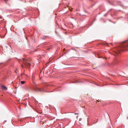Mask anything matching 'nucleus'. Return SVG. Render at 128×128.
I'll return each instance as SVG.
<instances>
[{
    "mask_svg": "<svg viewBox=\"0 0 128 128\" xmlns=\"http://www.w3.org/2000/svg\"><path fill=\"white\" fill-rule=\"evenodd\" d=\"M21 60L23 63L25 67L29 68L30 66V64L28 60L23 58H22V60Z\"/></svg>",
    "mask_w": 128,
    "mask_h": 128,
    "instance_id": "1",
    "label": "nucleus"
},
{
    "mask_svg": "<svg viewBox=\"0 0 128 128\" xmlns=\"http://www.w3.org/2000/svg\"><path fill=\"white\" fill-rule=\"evenodd\" d=\"M46 88L45 87L40 88L37 87L35 88V90L36 91H40L41 92H46Z\"/></svg>",
    "mask_w": 128,
    "mask_h": 128,
    "instance_id": "2",
    "label": "nucleus"
},
{
    "mask_svg": "<svg viewBox=\"0 0 128 128\" xmlns=\"http://www.w3.org/2000/svg\"><path fill=\"white\" fill-rule=\"evenodd\" d=\"M124 43L122 44L121 46V47L122 48L123 50L124 48H125L126 47H128V40L125 41L123 42Z\"/></svg>",
    "mask_w": 128,
    "mask_h": 128,
    "instance_id": "3",
    "label": "nucleus"
},
{
    "mask_svg": "<svg viewBox=\"0 0 128 128\" xmlns=\"http://www.w3.org/2000/svg\"><path fill=\"white\" fill-rule=\"evenodd\" d=\"M26 82L25 81H21L20 82V81L19 82L18 84L20 85L22 84H24Z\"/></svg>",
    "mask_w": 128,
    "mask_h": 128,
    "instance_id": "4",
    "label": "nucleus"
},
{
    "mask_svg": "<svg viewBox=\"0 0 128 128\" xmlns=\"http://www.w3.org/2000/svg\"><path fill=\"white\" fill-rule=\"evenodd\" d=\"M24 89L25 90L27 91H29L30 90V88L27 86H25Z\"/></svg>",
    "mask_w": 128,
    "mask_h": 128,
    "instance_id": "5",
    "label": "nucleus"
},
{
    "mask_svg": "<svg viewBox=\"0 0 128 128\" xmlns=\"http://www.w3.org/2000/svg\"><path fill=\"white\" fill-rule=\"evenodd\" d=\"M1 88L2 89L4 90H6L7 89L6 87L5 86H2Z\"/></svg>",
    "mask_w": 128,
    "mask_h": 128,
    "instance_id": "6",
    "label": "nucleus"
},
{
    "mask_svg": "<svg viewBox=\"0 0 128 128\" xmlns=\"http://www.w3.org/2000/svg\"><path fill=\"white\" fill-rule=\"evenodd\" d=\"M21 66L22 68H23L24 67V65H22Z\"/></svg>",
    "mask_w": 128,
    "mask_h": 128,
    "instance_id": "7",
    "label": "nucleus"
},
{
    "mask_svg": "<svg viewBox=\"0 0 128 128\" xmlns=\"http://www.w3.org/2000/svg\"><path fill=\"white\" fill-rule=\"evenodd\" d=\"M4 1L6 3V2L8 0H4Z\"/></svg>",
    "mask_w": 128,
    "mask_h": 128,
    "instance_id": "8",
    "label": "nucleus"
},
{
    "mask_svg": "<svg viewBox=\"0 0 128 128\" xmlns=\"http://www.w3.org/2000/svg\"><path fill=\"white\" fill-rule=\"evenodd\" d=\"M81 119H82L81 118H80L79 119V121H80V120H81Z\"/></svg>",
    "mask_w": 128,
    "mask_h": 128,
    "instance_id": "9",
    "label": "nucleus"
},
{
    "mask_svg": "<svg viewBox=\"0 0 128 128\" xmlns=\"http://www.w3.org/2000/svg\"><path fill=\"white\" fill-rule=\"evenodd\" d=\"M74 114H78V113H74Z\"/></svg>",
    "mask_w": 128,
    "mask_h": 128,
    "instance_id": "10",
    "label": "nucleus"
},
{
    "mask_svg": "<svg viewBox=\"0 0 128 128\" xmlns=\"http://www.w3.org/2000/svg\"><path fill=\"white\" fill-rule=\"evenodd\" d=\"M18 60V61H19V62L20 61V60H18V59H16V60Z\"/></svg>",
    "mask_w": 128,
    "mask_h": 128,
    "instance_id": "11",
    "label": "nucleus"
},
{
    "mask_svg": "<svg viewBox=\"0 0 128 128\" xmlns=\"http://www.w3.org/2000/svg\"><path fill=\"white\" fill-rule=\"evenodd\" d=\"M55 32H56V34H57V32H56V31H55Z\"/></svg>",
    "mask_w": 128,
    "mask_h": 128,
    "instance_id": "12",
    "label": "nucleus"
},
{
    "mask_svg": "<svg viewBox=\"0 0 128 128\" xmlns=\"http://www.w3.org/2000/svg\"><path fill=\"white\" fill-rule=\"evenodd\" d=\"M110 44H111V45H112V43H110Z\"/></svg>",
    "mask_w": 128,
    "mask_h": 128,
    "instance_id": "13",
    "label": "nucleus"
},
{
    "mask_svg": "<svg viewBox=\"0 0 128 128\" xmlns=\"http://www.w3.org/2000/svg\"><path fill=\"white\" fill-rule=\"evenodd\" d=\"M105 58L106 59H107V58L106 57H105Z\"/></svg>",
    "mask_w": 128,
    "mask_h": 128,
    "instance_id": "14",
    "label": "nucleus"
},
{
    "mask_svg": "<svg viewBox=\"0 0 128 128\" xmlns=\"http://www.w3.org/2000/svg\"><path fill=\"white\" fill-rule=\"evenodd\" d=\"M15 72H16V70H15Z\"/></svg>",
    "mask_w": 128,
    "mask_h": 128,
    "instance_id": "15",
    "label": "nucleus"
},
{
    "mask_svg": "<svg viewBox=\"0 0 128 128\" xmlns=\"http://www.w3.org/2000/svg\"><path fill=\"white\" fill-rule=\"evenodd\" d=\"M26 76H28L27 75H26Z\"/></svg>",
    "mask_w": 128,
    "mask_h": 128,
    "instance_id": "16",
    "label": "nucleus"
},
{
    "mask_svg": "<svg viewBox=\"0 0 128 128\" xmlns=\"http://www.w3.org/2000/svg\"><path fill=\"white\" fill-rule=\"evenodd\" d=\"M78 116H77V118H78Z\"/></svg>",
    "mask_w": 128,
    "mask_h": 128,
    "instance_id": "17",
    "label": "nucleus"
},
{
    "mask_svg": "<svg viewBox=\"0 0 128 128\" xmlns=\"http://www.w3.org/2000/svg\"><path fill=\"white\" fill-rule=\"evenodd\" d=\"M22 74H21V76H22Z\"/></svg>",
    "mask_w": 128,
    "mask_h": 128,
    "instance_id": "18",
    "label": "nucleus"
}]
</instances>
